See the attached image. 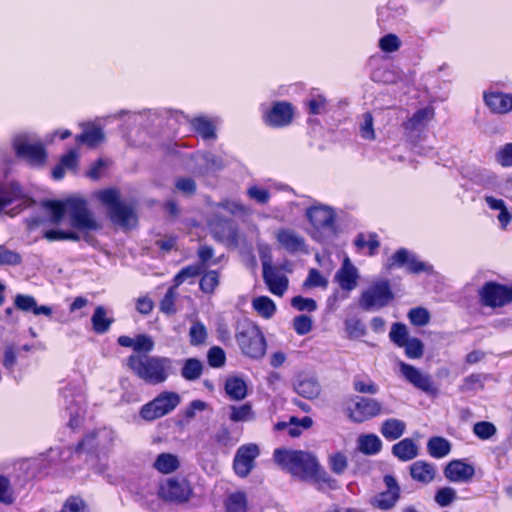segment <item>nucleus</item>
Wrapping results in <instances>:
<instances>
[{
    "mask_svg": "<svg viewBox=\"0 0 512 512\" xmlns=\"http://www.w3.org/2000/svg\"><path fill=\"white\" fill-rule=\"evenodd\" d=\"M44 206L51 214V222L60 224L68 214L71 225L80 231H96L100 225L88 209L87 202L81 198H69L65 201H48Z\"/></svg>",
    "mask_w": 512,
    "mask_h": 512,
    "instance_id": "f257e3e1",
    "label": "nucleus"
},
{
    "mask_svg": "<svg viewBox=\"0 0 512 512\" xmlns=\"http://www.w3.org/2000/svg\"><path fill=\"white\" fill-rule=\"evenodd\" d=\"M127 362L140 379L151 385L164 383L174 373V360L168 357L131 355Z\"/></svg>",
    "mask_w": 512,
    "mask_h": 512,
    "instance_id": "f03ea898",
    "label": "nucleus"
},
{
    "mask_svg": "<svg viewBox=\"0 0 512 512\" xmlns=\"http://www.w3.org/2000/svg\"><path fill=\"white\" fill-rule=\"evenodd\" d=\"M273 458L283 469L301 479L317 475L319 469L316 457L302 450L279 448L274 451Z\"/></svg>",
    "mask_w": 512,
    "mask_h": 512,
    "instance_id": "7ed1b4c3",
    "label": "nucleus"
},
{
    "mask_svg": "<svg viewBox=\"0 0 512 512\" xmlns=\"http://www.w3.org/2000/svg\"><path fill=\"white\" fill-rule=\"evenodd\" d=\"M97 198L108 209L110 219L113 223L129 228L136 223L134 208L119 200V192L115 189H106L97 193Z\"/></svg>",
    "mask_w": 512,
    "mask_h": 512,
    "instance_id": "20e7f679",
    "label": "nucleus"
},
{
    "mask_svg": "<svg viewBox=\"0 0 512 512\" xmlns=\"http://www.w3.org/2000/svg\"><path fill=\"white\" fill-rule=\"evenodd\" d=\"M306 216L314 228L313 238L324 241L335 232V213L325 205H314L307 209Z\"/></svg>",
    "mask_w": 512,
    "mask_h": 512,
    "instance_id": "39448f33",
    "label": "nucleus"
},
{
    "mask_svg": "<svg viewBox=\"0 0 512 512\" xmlns=\"http://www.w3.org/2000/svg\"><path fill=\"white\" fill-rule=\"evenodd\" d=\"M181 402L178 393L163 391L153 400L143 405L140 409V416L146 421H153L171 413Z\"/></svg>",
    "mask_w": 512,
    "mask_h": 512,
    "instance_id": "423d86ee",
    "label": "nucleus"
},
{
    "mask_svg": "<svg viewBox=\"0 0 512 512\" xmlns=\"http://www.w3.org/2000/svg\"><path fill=\"white\" fill-rule=\"evenodd\" d=\"M236 340L244 355L260 359L266 352V341L255 325H244L236 334Z\"/></svg>",
    "mask_w": 512,
    "mask_h": 512,
    "instance_id": "0eeeda50",
    "label": "nucleus"
},
{
    "mask_svg": "<svg viewBox=\"0 0 512 512\" xmlns=\"http://www.w3.org/2000/svg\"><path fill=\"white\" fill-rule=\"evenodd\" d=\"M393 299V293L387 281H378L364 290L359 299V306L366 311L379 310Z\"/></svg>",
    "mask_w": 512,
    "mask_h": 512,
    "instance_id": "6e6552de",
    "label": "nucleus"
},
{
    "mask_svg": "<svg viewBox=\"0 0 512 512\" xmlns=\"http://www.w3.org/2000/svg\"><path fill=\"white\" fill-rule=\"evenodd\" d=\"M13 145L18 156L26 158L33 165H43L46 152L42 143L34 135L19 133L14 137Z\"/></svg>",
    "mask_w": 512,
    "mask_h": 512,
    "instance_id": "1a4fd4ad",
    "label": "nucleus"
},
{
    "mask_svg": "<svg viewBox=\"0 0 512 512\" xmlns=\"http://www.w3.org/2000/svg\"><path fill=\"white\" fill-rule=\"evenodd\" d=\"M348 418L354 423H362L383 412V405L375 398L356 396L348 407Z\"/></svg>",
    "mask_w": 512,
    "mask_h": 512,
    "instance_id": "9d476101",
    "label": "nucleus"
},
{
    "mask_svg": "<svg viewBox=\"0 0 512 512\" xmlns=\"http://www.w3.org/2000/svg\"><path fill=\"white\" fill-rule=\"evenodd\" d=\"M386 489L376 494L370 504L379 510L388 511L393 509L398 503L401 496V487L396 478L392 475H385L383 478Z\"/></svg>",
    "mask_w": 512,
    "mask_h": 512,
    "instance_id": "9b49d317",
    "label": "nucleus"
},
{
    "mask_svg": "<svg viewBox=\"0 0 512 512\" xmlns=\"http://www.w3.org/2000/svg\"><path fill=\"white\" fill-rule=\"evenodd\" d=\"M115 433L112 429L102 428L88 433L77 446V452L104 451L113 445Z\"/></svg>",
    "mask_w": 512,
    "mask_h": 512,
    "instance_id": "f8f14e48",
    "label": "nucleus"
},
{
    "mask_svg": "<svg viewBox=\"0 0 512 512\" xmlns=\"http://www.w3.org/2000/svg\"><path fill=\"white\" fill-rule=\"evenodd\" d=\"M192 495V488L185 479H168L159 488V496L170 502L184 503Z\"/></svg>",
    "mask_w": 512,
    "mask_h": 512,
    "instance_id": "ddd939ff",
    "label": "nucleus"
},
{
    "mask_svg": "<svg viewBox=\"0 0 512 512\" xmlns=\"http://www.w3.org/2000/svg\"><path fill=\"white\" fill-rule=\"evenodd\" d=\"M480 298L486 306H503L512 301V288L489 282L480 290Z\"/></svg>",
    "mask_w": 512,
    "mask_h": 512,
    "instance_id": "4468645a",
    "label": "nucleus"
},
{
    "mask_svg": "<svg viewBox=\"0 0 512 512\" xmlns=\"http://www.w3.org/2000/svg\"><path fill=\"white\" fill-rule=\"evenodd\" d=\"M259 447L254 443L242 445L238 448L233 468L235 473L240 477H246L254 467V461L259 456Z\"/></svg>",
    "mask_w": 512,
    "mask_h": 512,
    "instance_id": "2eb2a0df",
    "label": "nucleus"
},
{
    "mask_svg": "<svg viewBox=\"0 0 512 512\" xmlns=\"http://www.w3.org/2000/svg\"><path fill=\"white\" fill-rule=\"evenodd\" d=\"M399 368L401 375L414 387L425 393H436V388L428 374L423 373L420 369L403 361L399 362Z\"/></svg>",
    "mask_w": 512,
    "mask_h": 512,
    "instance_id": "dca6fc26",
    "label": "nucleus"
},
{
    "mask_svg": "<svg viewBox=\"0 0 512 512\" xmlns=\"http://www.w3.org/2000/svg\"><path fill=\"white\" fill-rule=\"evenodd\" d=\"M293 107L286 101L274 103L270 110L264 114V122L271 127H284L293 119Z\"/></svg>",
    "mask_w": 512,
    "mask_h": 512,
    "instance_id": "f3484780",
    "label": "nucleus"
},
{
    "mask_svg": "<svg viewBox=\"0 0 512 512\" xmlns=\"http://www.w3.org/2000/svg\"><path fill=\"white\" fill-rule=\"evenodd\" d=\"M263 278L271 293L282 296L288 288V279L277 268L272 266L271 259H264Z\"/></svg>",
    "mask_w": 512,
    "mask_h": 512,
    "instance_id": "a211bd4d",
    "label": "nucleus"
},
{
    "mask_svg": "<svg viewBox=\"0 0 512 512\" xmlns=\"http://www.w3.org/2000/svg\"><path fill=\"white\" fill-rule=\"evenodd\" d=\"M405 265L407 270L411 273H420L430 270L429 265L419 261L414 254L404 248L399 249L390 257L387 268L392 269L393 267H402Z\"/></svg>",
    "mask_w": 512,
    "mask_h": 512,
    "instance_id": "6ab92c4d",
    "label": "nucleus"
},
{
    "mask_svg": "<svg viewBox=\"0 0 512 512\" xmlns=\"http://www.w3.org/2000/svg\"><path fill=\"white\" fill-rule=\"evenodd\" d=\"M278 244L289 253L305 252V240L296 231L289 228L279 229L275 233Z\"/></svg>",
    "mask_w": 512,
    "mask_h": 512,
    "instance_id": "aec40b11",
    "label": "nucleus"
},
{
    "mask_svg": "<svg viewBox=\"0 0 512 512\" xmlns=\"http://www.w3.org/2000/svg\"><path fill=\"white\" fill-rule=\"evenodd\" d=\"M474 474V467L462 460L451 461L444 470L445 477L455 483H466L473 478Z\"/></svg>",
    "mask_w": 512,
    "mask_h": 512,
    "instance_id": "412c9836",
    "label": "nucleus"
},
{
    "mask_svg": "<svg viewBox=\"0 0 512 512\" xmlns=\"http://www.w3.org/2000/svg\"><path fill=\"white\" fill-rule=\"evenodd\" d=\"M358 278L357 268L351 263L349 258H345L341 268L335 274V280L342 290L350 292L356 288Z\"/></svg>",
    "mask_w": 512,
    "mask_h": 512,
    "instance_id": "4be33fe9",
    "label": "nucleus"
},
{
    "mask_svg": "<svg viewBox=\"0 0 512 512\" xmlns=\"http://www.w3.org/2000/svg\"><path fill=\"white\" fill-rule=\"evenodd\" d=\"M14 202H17V205L11 210V215L18 214L31 203L29 199L19 197L14 189L5 188L0 185V212L4 211Z\"/></svg>",
    "mask_w": 512,
    "mask_h": 512,
    "instance_id": "5701e85b",
    "label": "nucleus"
},
{
    "mask_svg": "<svg viewBox=\"0 0 512 512\" xmlns=\"http://www.w3.org/2000/svg\"><path fill=\"white\" fill-rule=\"evenodd\" d=\"M484 100L493 113L506 114L512 110L511 94L490 92L484 95Z\"/></svg>",
    "mask_w": 512,
    "mask_h": 512,
    "instance_id": "b1692460",
    "label": "nucleus"
},
{
    "mask_svg": "<svg viewBox=\"0 0 512 512\" xmlns=\"http://www.w3.org/2000/svg\"><path fill=\"white\" fill-rule=\"evenodd\" d=\"M14 305L23 312H32L34 315L51 316L52 309L46 305H38L35 298L31 295L17 294L14 299Z\"/></svg>",
    "mask_w": 512,
    "mask_h": 512,
    "instance_id": "393cba45",
    "label": "nucleus"
},
{
    "mask_svg": "<svg viewBox=\"0 0 512 512\" xmlns=\"http://www.w3.org/2000/svg\"><path fill=\"white\" fill-rule=\"evenodd\" d=\"M211 229L217 240L227 244L237 243V229L230 220L212 223Z\"/></svg>",
    "mask_w": 512,
    "mask_h": 512,
    "instance_id": "a878e982",
    "label": "nucleus"
},
{
    "mask_svg": "<svg viewBox=\"0 0 512 512\" xmlns=\"http://www.w3.org/2000/svg\"><path fill=\"white\" fill-rule=\"evenodd\" d=\"M435 468L425 461H416L410 467V475L413 480L428 484L435 478Z\"/></svg>",
    "mask_w": 512,
    "mask_h": 512,
    "instance_id": "bb28decb",
    "label": "nucleus"
},
{
    "mask_svg": "<svg viewBox=\"0 0 512 512\" xmlns=\"http://www.w3.org/2000/svg\"><path fill=\"white\" fill-rule=\"evenodd\" d=\"M195 162L196 171L202 175L221 170L224 166L222 160L211 153L198 154Z\"/></svg>",
    "mask_w": 512,
    "mask_h": 512,
    "instance_id": "cd10ccee",
    "label": "nucleus"
},
{
    "mask_svg": "<svg viewBox=\"0 0 512 512\" xmlns=\"http://www.w3.org/2000/svg\"><path fill=\"white\" fill-rule=\"evenodd\" d=\"M105 139L104 132L94 124L83 125V132L76 136V141L86 144L89 147H96Z\"/></svg>",
    "mask_w": 512,
    "mask_h": 512,
    "instance_id": "c85d7f7f",
    "label": "nucleus"
},
{
    "mask_svg": "<svg viewBox=\"0 0 512 512\" xmlns=\"http://www.w3.org/2000/svg\"><path fill=\"white\" fill-rule=\"evenodd\" d=\"M78 164V153L71 149L62 156L60 163L52 170V177L61 180L66 171H74Z\"/></svg>",
    "mask_w": 512,
    "mask_h": 512,
    "instance_id": "c756f323",
    "label": "nucleus"
},
{
    "mask_svg": "<svg viewBox=\"0 0 512 512\" xmlns=\"http://www.w3.org/2000/svg\"><path fill=\"white\" fill-rule=\"evenodd\" d=\"M392 453L401 461H410L417 457L418 447L410 438H405L392 447Z\"/></svg>",
    "mask_w": 512,
    "mask_h": 512,
    "instance_id": "7c9ffc66",
    "label": "nucleus"
},
{
    "mask_svg": "<svg viewBox=\"0 0 512 512\" xmlns=\"http://www.w3.org/2000/svg\"><path fill=\"white\" fill-rule=\"evenodd\" d=\"M406 424L403 420L389 418L381 424L380 432L389 441L399 439L405 432Z\"/></svg>",
    "mask_w": 512,
    "mask_h": 512,
    "instance_id": "2f4dec72",
    "label": "nucleus"
},
{
    "mask_svg": "<svg viewBox=\"0 0 512 512\" xmlns=\"http://www.w3.org/2000/svg\"><path fill=\"white\" fill-rule=\"evenodd\" d=\"M225 391L232 400L239 401L247 396V385L242 378L232 376L225 381Z\"/></svg>",
    "mask_w": 512,
    "mask_h": 512,
    "instance_id": "473e14b6",
    "label": "nucleus"
},
{
    "mask_svg": "<svg viewBox=\"0 0 512 512\" xmlns=\"http://www.w3.org/2000/svg\"><path fill=\"white\" fill-rule=\"evenodd\" d=\"M359 451L366 455H375L382 448L381 439L375 434H365L359 436L357 440Z\"/></svg>",
    "mask_w": 512,
    "mask_h": 512,
    "instance_id": "72a5a7b5",
    "label": "nucleus"
},
{
    "mask_svg": "<svg viewBox=\"0 0 512 512\" xmlns=\"http://www.w3.org/2000/svg\"><path fill=\"white\" fill-rule=\"evenodd\" d=\"M153 466L160 473L169 474L178 469L179 459L171 453H161L156 457Z\"/></svg>",
    "mask_w": 512,
    "mask_h": 512,
    "instance_id": "f704fd0d",
    "label": "nucleus"
},
{
    "mask_svg": "<svg viewBox=\"0 0 512 512\" xmlns=\"http://www.w3.org/2000/svg\"><path fill=\"white\" fill-rule=\"evenodd\" d=\"M434 117V110L431 107H425L418 110L405 124V129L416 130L428 124Z\"/></svg>",
    "mask_w": 512,
    "mask_h": 512,
    "instance_id": "c9c22d12",
    "label": "nucleus"
},
{
    "mask_svg": "<svg viewBox=\"0 0 512 512\" xmlns=\"http://www.w3.org/2000/svg\"><path fill=\"white\" fill-rule=\"evenodd\" d=\"M91 321L94 331L98 334L107 332L113 323V319L108 317L107 311L103 306L96 307Z\"/></svg>",
    "mask_w": 512,
    "mask_h": 512,
    "instance_id": "e433bc0d",
    "label": "nucleus"
},
{
    "mask_svg": "<svg viewBox=\"0 0 512 512\" xmlns=\"http://www.w3.org/2000/svg\"><path fill=\"white\" fill-rule=\"evenodd\" d=\"M296 392L308 399L316 398L321 391L318 381L314 378H305L299 381L296 385Z\"/></svg>",
    "mask_w": 512,
    "mask_h": 512,
    "instance_id": "4c0bfd02",
    "label": "nucleus"
},
{
    "mask_svg": "<svg viewBox=\"0 0 512 512\" xmlns=\"http://www.w3.org/2000/svg\"><path fill=\"white\" fill-rule=\"evenodd\" d=\"M253 309L265 319L271 318L276 312L275 303L267 296H259L252 301Z\"/></svg>",
    "mask_w": 512,
    "mask_h": 512,
    "instance_id": "58836bf2",
    "label": "nucleus"
},
{
    "mask_svg": "<svg viewBox=\"0 0 512 512\" xmlns=\"http://www.w3.org/2000/svg\"><path fill=\"white\" fill-rule=\"evenodd\" d=\"M429 454L434 458H443L449 454L451 445L442 437H432L427 443Z\"/></svg>",
    "mask_w": 512,
    "mask_h": 512,
    "instance_id": "ea45409f",
    "label": "nucleus"
},
{
    "mask_svg": "<svg viewBox=\"0 0 512 512\" xmlns=\"http://www.w3.org/2000/svg\"><path fill=\"white\" fill-rule=\"evenodd\" d=\"M229 409V419L233 422H249L255 418L252 406L249 403H245L239 406L232 405Z\"/></svg>",
    "mask_w": 512,
    "mask_h": 512,
    "instance_id": "a19ab883",
    "label": "nucleus"
},
{
    "mask_svg": "<svg viewBox=\"0 0 512 512\" xmlns=\"http://www.w3.org/2000/svg\"><path fill=\"white\" fill-rule=\"evenodd\" d=\"M203 370V365L201 361L196 358L187 359L184 362L181 375L184 379L189 381H194L200 378Z\"/></svg>",
    "mask_w": 512,
    "mask_h": 512,
    "instance_id": "79ce46f5",
    "label": "nucleus"
},
{
    "mask_svg": "<svg viewBox=\"0 0 512 512\" xmlns=\"http://www.w3.org/2000/svg\"><path fill=\"white\" fill-rule=\"evenodd\" d=\"M192 126L195 131L200 134L204 139H215V126L205 117H197L192 120Z\"/></svg>",
    "mask_w": 512,
    "mask_h": 512,
    "instance_id": "37998d69",
    "label": "nucleus"
},
{
    "mask_svg": "<svg viewBox=\"0 0 512 512\" xmlns=\"http://www.w3.org/2000/svg\"><path fill=\"white\" fill-rule=\"evenodd\" d=\"M226 512H247V499L243 492L229 495L225 501Z\"/></svg>",
    "mask_w": 512,
    "mask_h": 512,
    "instance_id": "c03bdc74",
    "label": "nucleus"
},
{
    "mask_svg": "<svg viewBox=\"0 0 512 512\" xmlns=\"http://www.w3.org/2000/svg\"><path fill=\"white\" fill-rule=\"evenodd\" d=\"M159 498H161L155 493V489H149L146 492L138 493L136 496V501L143 507L151 510L156 511L160 507V501Z\"/></svg>",
    "mask_w": 512,
    "mask_h": 512,
    "instance_id": "a18cd8bd",
    "label": "nucleus"
},
{
    "mask_svg": "<svg viewBox=\"0 0 512 512\" xmlns=\"http://www.w3.org/2000/svg\"><path fill=\"white\" fill-rule=\"evenodd\" d=\"M208 333L205 325L200 321H194L189 329L190 344L199 346L205 343Z\"/></svg>",
    "mask_w": 512,
    "mask_h": 512,
    "instance_id": "49530a36",
    "label": "nucleus"
},
{
    "mask_svg": "<svg viewBox=\"0 0 512 512\" xmlns=\"http://www.w3.org/2000/svg\"><path fill=\"white\" fill-rule=\"evenodd\" d=\"M227 212L235 216H247L251 213V209L240 201L225 199L217 204Z\"/></svg>",
    "mask_w": 512,
    "mask_h": 512,
    "instance_id": "de8ad7c7",
    "label": "nucleus"
},
{
    "mask_svg": "<svg viewBox=\"0 0 512 512\" xmlns=\"http://www.w3.org/2000/svg\"><path fill=\"white\" fill-rule=\"evenodd\" d=\"M345 332L350 339H357L366 334V328L361 320L349 318L345 321Z\"/></svg>",
    "mask_w": 512,
    "mask_h": 512,
    "instance_id": "09e8293b",
    "label": "nucleus"
},
{
    "mask_svg": "<svg viewBox=\"0 0 512 512\" xmlns=\"http://www.w3.org/2000/svg\"><path fill=\"white\" fill-rule=\"evenodd\" d=\"M457 498L456 490L452 487H442L437 490L434 500L440 507H447Z\"/></svg>",
    "mask_w": 512,
    "mask_h": 512,
    "instance_id": "8fccbe9b",
    "label": "nucleus"
},
{
    "mask_svg": "<svg viewBox=\"0 0 512 512\" xmlns=\"http://www.w3.org/2000/svg\"><path fill=\"white\" fill-rule=\"evenodd\" d=\"M204 267L201 264L189 265L184 267L175 277H174V285L175 287L180 286L185 280L189 278H194L200 275L203 271Z\"/></svg>",
    "mask_w": 512,
    "mask_h": 512,
    "instance_id": "3c124183",
    "label": "nucleus"
},
{
    "mask_svg": "<svg viewBox=\"0 0 512 512\" xmlns=\"http://www.w3.org/2000/svg\"><path fill=\"white\" fill-rule=\"evenodd\" d=\"M389 337L393 343L402 347L409 340L407 327L402 323H394L391 327Z\"/></svg>",
    "mask_w": 512,
    "mask_h": 512,
    "instance_id": "603ef678",
    "label": "nucleus"
},
{
    "mask_svg": "<svg viewBox=\"0 0 512 512\" xmlns=\"http://www.w3.org/2000/svg\"><path fill=\"white\" fill-rule=\"evenodd\" d=\"M378 45L383 52L393 53L401 47V40L396 34L389 33L379 39Z\"/></svg>",
    "mask_w": 512,
    "mask_h": 512,
    "instance_id": "864d4df0",
    "label": "nucleus"
},
{
    "mask_svg": "<svg viewBox=\"0 0 512 512\" xmlns=\"http://www.w3.org/2000/svg\"><path fill=\"white\" fill-rule=\"evenodd\" d=\"M200 289L204 293H213L219 285V275L216 271L210 270L206 272L200 280Z\"/></svg>",
    "mask_w": 512,
    "mask_h": 512,
    "instance_id": "5fc2aeb1",
    "label": "nucleus"
},
{
    "mask_svg": "<svg viewBox=\"0 0 512 512\" xmlns=\"http://www.w3.org/2000/svg\"><path fill=\"white\" fill-rule=\"evenodd\" d=\"M21 262L22 257L18 252L10 250L4 245H0V266H16L21 264Z\"/></svg>",
    "mask_w": 512,
    "mask_h": 512,
    "instance_id": "6e6d98bb",
    "label": "nucleus"
},
{
    "mask_svg": "<svg viewBox=\"0 0 512 512\" xmlns=\"http://www.w3.org/2000/svg\"><path fill=\"white\" fill-rule=\"evenodd\" d=\"M247 196L260 205H266L270 200V192L268 189L258 185H252L247 189Z\"/></svg>",
    "mask_w": 512,
    "mask_h": 512,
    "instance_id": "4d7b16f0",
    "label": "nucleus"
},
{
    "mask_svg": "<svg viewBox=\"0 0 512 512\" xmlns=\"http://www.w3.org/2000/svg\"><path fill=\"white\" fill-rule=\"evenodd\" d=\"M348 466V460L342 452H336L329 456V467L335 474H342Z\"/></svg>",
    "mask_w": 512,
    "mask_h": 512,
    "instance_id": "13d9d810",
    "label": "nucleus"
},
{
    "mask_svg": "<svg viewBox=\"0 0 512 512\" xmlns=\"http://www.w3.org/2000/svg\"><path fill=\"white\" fill-rule=\"evenodd\" d=\"M175 288V286L169 288L161 300L160 309L163 313L174 314L176 312L175 301L177 298V292Z\"/></svg>",
    "mask_w": 512,
    "mask_h": 512,
    "instance_id": "bf43d9fd",
    "label": "nucleus"
},
{
    "mask_svg": "<svg viewBox=\"0 0 512 512\" xmlns=\"http://www.w3.org/2000/svg\"><path fill=\"white\" fill-rule=\"evenodd\" d=\"M44 237L49 241L56 240H71V241H79L80 236L78 233L73 231H62V230H48L44 233Z\"/></svg>",
    "mask_w": 512,
    "mask_h": 512,
    "instance_id": "052dcab7",
    "label": "nucleus"
},
{
    "mask_svg": "<svg viewBox=\"0 0 512 512\" xmlns=\"http://www.w3.org/2000/svg\"><path fill=\"white\" fill-rule=\"evenodd\" d=\"M408 318L413 325L424 326L428 324L430 320V314L427 309L418 307L409 311Z\"/></svg>",
    "mask_w": 512,
    "mask_h": 512,
    "instance_id": "680f3d73",
    "label": "nucleus"
},
{
    "mask_svg": "<svg viewBox=\"0 0 512 512\" xmlns=\"http://www.w3.org/2000/svg\"><path fill=\"white\" fill-rule=\"evenodd\" d=\"M402 347L405 348V354L408 358L418 359L423 355V344L417 338H409Z\"/></svg>",
    "mask_w": 512,
    "mask_h": 512,
    "instance_id": "e2e57ef3",
    "label": "nucleus"
},
{
    "mask_svg": "<svg viewBox=\"0 0 512 512\" xmlns=\"http://www.w3.org/2000/svg\"><path fill=\"white\" fill-rule=\"evenodd\" d=\"M328 285V280L317 270L310 269L308 273V277L304 282V287L306 288H314V287H322L326 288Z\"/></svg>",
    "mask_w": 512,
    "mask_h": 512,
    "instance_id": "0e129e2a",
    "label": "nucleus"
},
{
    "mask_svg": "<svg viewBox=\"0 0 512 512\" xmlns=\"http://www.w3.org/2000/svg\"><path fill=\"white\" fill-rule=\"evenodd\" d=\"M354 390L363 394H376L379 387L372 380H364L362 378H355L353 381Z\"/></svg>",
    "mask_w": 512,
    "mask_h": 512,
    "instance_id": "69168bd1",
    "label": "nucleus"
},
{
    "mask_svg": "<svg viewBox=\"0 0 512 512\" xmlns=\"http://www.w3.org/2000/svg\"><path fill=\"white\" fill-rule=\"evenodd\" d=\"M15 501L14 492L10 486L9 480L0 476V502L6 505H10Z\"/></svg>",
    "mask_w": 512,
    "mask_h": 512,
    "instance_id": "338daca9",
    "label": "nucleus"
},
{
    "mask_svg": "<svg viewBox=\"0 0 512 512\" xmlns=\"http://www.w3.org/2000/svg\"><path fill=\"white\" fill-rule=\"evenodd\" d=\"M496 162L502 167L512 166V143L500 147L495 154Z\"/></svg>",
    "mask_w": 512,
    "mask_h": 512,
    "instance_id": "774afa93",
    "label": "nucleus"
}]
</instances>
